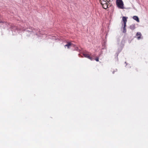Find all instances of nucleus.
Wrapping results in <instances>:
<instances>
[{
    "label": "nucleus",
    "mask_w": 148,
    "mask_h": 148,
    "mask_svg": "<svg viewBox=\"0 0 148 148\" xmlns=\"http://www.w3.org/2000/svg\"><path fill=\"white\" fill-rule=\"evenodd\" d=\"M104 0H100V3L102 5L103 8L105 9H106L108 8L109 3H107V1H104Z\"/></svg>",
    "instance_id": "obj_1"
},
{
    "label": "nucleus",
    "mask_w": 148,
    "mask_h": 148,
    "mask_svg": "<svg viewBox=\"0 0 148 148\" xmlns=\"http://www.w3.org/2000/svg\"><path fill=\"white\" fill-rule=\"evenodd\" d=\"M116 4L119 8L121 9L123 8L124 4L122 0H116Z\"/></svg>",
    "instance_id": "obj_2"
},
{
    "label": "nucleus",
    "mask_w": 148,
    "mask_h": 148,
    "mask_svg": "<svg viewBox=\"0 0 148 148\" xmlns=\"http://www.w3.org/2000/svg\"><path fill=\"white\" fill-rule=\"evenodd\" d=\"M127 17H126L125 16H123L122 17V20L123 22L124 25V28L125 29V27H126V24L127 22Z\"/></svg>",
    "instance_id": "obj_3"
},
{
    "label": "nucleus",
    "mask_w": 148,
    "mask_h": 148,
    "mask_svg": "<svg viewBox=\"0 0 148 148\" xmlns=\"http://www.w3.org/2000/svg\"><path fill=\"white\" fill-rule=\"evenodd\" d=\"M83 55L85 57L88 58L91 60H92V58L90 56L89 54L87 53H84Z\"/></svg>",
    "instance_id": "obj_4"
},
{
    "label": "nucleus",
    "mask_w": 148,
    "mask_h": 148,
    "mask_svg": "<svg viewBox=\"0 0 148 148\" xmlns=\"http://www.w3.org/2000/svg\"><path fill=\"white\" fill-rule=\"evenodd\" d=\"M67 44L64 45V47H67L68 49H69L71 46L74 45H73L71 42H67Z\"/></svg>",
    "instance_id": "obj_5"
},
{
    "label": "nucleus",
    "mask_w": 148,
    "mask_h": 148,
    "mask_svg": "<svg viewBox=\"0 0 148 148\" xmlns=\"http://www.w3.org/2000/svg\"><path fill=\"white\" fill-rule=\"evenodd\" d=\"M133 18L136 20L137 22H139L140 21L138 17L136 16H134L133 17Z\"/></svg>",
    "instance_id": "obj_6"
},
{
    "label": "nucleus",
    "mask_w": 148,
    "mask_h": 148,
    "mask_svg": "<svg viewBox=\"0 0 148 148\" xmlns=\"http://www.w3.org/2000/svg\"><path fill=\"white\" fill-rule=\"evenodd\" d=\"M136 36H138L137 38L138 39L140 38V36H141V34L140 32H138L136 34Z\"/></svg>",
    "instance_id": "obj_7"
},
{
    "label": "nucleus",
    "mask_w": 148,
    "mask_h": 148,
    "mask_svg": "<svg viewBox=\"0 0 148 148\" xmlns=\"http://www.w3.org/2000/svg\"><path fill=\"white\" fill-rule=\"evenodd\" d=\"M130 28L132 30H134L135 28V25H132L130 26Z\"/></svg>",
    "instance_id": "obj_8"
},
{
    "label": "nucleus",
    "mask_w": 148,
    "mask_h": 148,
    "mask_svg": "<svg viewBox=\"0 0 148 148\" xmlns=\"http://www.w3.org/2000/svg\"><path fill=\"white\" fill-rule=\"evenodd\" d=\"M73 46L74 47H75V49H74V50H76V51H79V49H78V48L75 45H73Z\"/></svg>",
    "instance_id": "obj_9"
},
{
    "label": "nucleus",
    "mask_w": 148,
    "mask_h": 148,
    "mask_svg": "<svg viewBox=\"0 0 148 148\" xmlns=\"http://www.w3.org/2000/svg\"><path fill=\"white\" fill-rule=\"evenodd\" d=\"M117 71V69H116L112 71V73L113 74H114L115 72H116Z\"/></svg>",
    "instance_id": "obj_10"
},
{
    "label": "nucleus",
    "mask_w": 148,
    "mask_h": 148,
    "mask_svg": "<svg viewBox=\"0 0 148 148\" xmlns=\"http://www.w3.org/2000/svg\"><path fill=\"white\" fill-rule=\"evenodd\" d=\"M99 58H98V57H97L95 59V60L97 61V62H98L99 61Z\"/></svg>",
    "instance_id": "obj_11"
},
{
    "label": "nucleus",
    "mask_w": 148,
    "mask_h": 148,
    "mask_svg": "<svg viewBox=\"0 0 148 148\" xmlns=\"http://www.w3.org/2000/svg\"><path fill=\"white\" fill-rule=\"evenodd\" d=\"M104 1H107V3H109V2L110 1V0H104Z\"/></svg>",
    "instance_id": "obj_12"
},
{
    "label": "nucleus",
    "mask_w": 148,
    "mask_h": 148,
    "mask_svg": "<svg viewBox=\"0 0 148 148\" xmlns=\"http://www.w3.org/2000/svg\"><path fill=\"white\" fill-rule=\"evenodd\" d=\"M123 29H124V31H123V32H125L126 31V28H125V29H124V28H123Z\"/></svg>",
    "instance_id": "obj_13"
},
{
    "label": "nucleus",
    "mask_w": 148,
    "mask_h": 148,
    "mask_svg": "<svg viewBox=\"0 0 148 148\" xmlns=\"http://www.w3.org/2000/svg\"><path fill=\"white\" fill-rule=\"evenodd\" d=\"M31 29L32 30V31H33L35 30V29L34 28H31Z\"/></svg>",
    "instance_id": "obj_14"
},
{
    "label": "nucleus",
    "mask_w": 148,
    "mask_h": 148,
    "mask_svg": "<svg viewBox=\"0 0 148 148\" xmlns=\"http://www.w3.org/2000/svg\"><path fill=\"white\" fill-rule=\"evenodd\" d=\"M0 23H3L2 21H0Z\"/></svg>",
    "instance_id": "obj_15"
}]
</instances>
